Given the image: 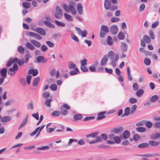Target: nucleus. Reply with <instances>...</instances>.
Segmentation results:
<instances>
[{
    "mask_svg": "<svg viewBox=\"0 0 160 160\" xmlns=\"http://www.w3.org/2000/svg\"><path fill=\"white\" fill-rule=\"evenodd\" d=\"M64 9L68 13H71L74 15H76L77 12L76 9V4L75 2L72 1L69 2L68 5L66 4L63 5Z\"/></svg>",
    "mask_w": 160,
    "mask_h": 160,
    "instance_id": "f257e3e1",
    "label": "nucleus"
},
{
    "mask_svg": "<svg viewBox=\"0 0 160 160\" xmlns=\"http://www.w3.org/2000/svg\"><path fill=\"white\" fill-rule=\"evenodd\" d=\"M75 29L79 35L81 36L82 37H86L87 32L86 30H84L83 31L79 28L77 27H75Z\"/></svg>",
    "mask_w": 160,
    "mask_h": 160,
    "instance_id": "f03ea898",
    "label": "nucleus"
},
{
    "mask_svg": "<svg viewBox=\"0 0 160 160\" xmlns=\"http://www.w3.org/2000/svg\"><path fill=\"white\" fill-rule=\"evenodd\" d=\"M110 31L112 34L114 35L116 34L118 32V26L116 25L112 26L110 28Z\"/></svg>",
    "mask_w": 160,
    "mask_h": 160,
    "instance_id": "7ed1b4c3",
    "label": "nucleus"
},
{
    "mask_svg": "<svg viewBox=\"0 0 160 160\" xmlns=\"http://www.w3.org/2000/svg\"><path fill=\"white\" fill-rule=\"evenodd\" d=\"M33 31L42 36H45L46 34V32L45 30L41 28H37L36 29H33Z\"/></svg>",
    "mask_w": 160,
    "mask_h": 160,
    "instance_id": "20e7f679",
    "label": "nucleus"
},
{
    "mask_svg": "<svg viewBox=\"0 0 160 160\" xmlns=\"http://www.w3.org/2000/svg\"><path fill=\"white\" fill-rule=\"evenodd\" d=\"M77 9L78 13L82 15L83 13V7L81 3H78L77 6Z\"/></svg>",
    "mask_w": 160,
    "mask_h": 160,
    "instance_id": "39448f33",
    "label": "nucleus"
},
{
    "mask_svg": "<svg viewBox=\"0 0 160 160\" xmlns=\"http://www.w3.org/2000/svg\"><path fill=\"white\" fill-rule=\"evenodd\" d=\"M108 57L107 55H105L102 58L101 62V66H103L106 65L108 61Z\"/></svg>",
    "mask_w": 160,
    "mask_h": 160,
    "instance_id": "423d86ee",
    "label": "nucleus"
},
{
    "mask_svg": "<svg viewBox=\"0 0 160 160\" xmlns=\"http://www.w3.org/2000/svg\"><path fill=\"white\" fill-rule=\"evenodd\" d=\"M111 5V1L110 0H105L104 2V7L107 10H108L110 9V7Z\"/></svg>",
    "mask_w": 160,
    "mask_h": 160,
    "instance_id": "0eeeda50",
    "label": "nucleus"
},
{
    "mask_svg": "<svg viewBox=\"0 0 160 160\" xmlns=\"http://www.w3.org/2000/svg\"><path fill=\"white\" fill-rule=\"evenodd\" d=\"M106 113V112L105 111L102 112L98 113V118H97V120H102L106 117L105 115V114Z\"/></svg>",
    "mask_w": 160,
    "mask_h": 160,
    "instance_id": "6e6552de",
    "label": "nucleus"
},
{
    "mask_svg": "<svg viewBox=\"0 0 160 160\" xmlns=\"http://www.w3.org/2000/svg\"><path fill=\"white\" fill-rule=\"evenodd\" d=\"M28 120V115H27L26 117L24 119H23L20 125L19 126L18 129H19L20 128L23 127L27 123Z\"/></svg>",
    "mask_w": 160,
    "mask_h": 160,
    "instance_id": "1a4fd4ad",
    "label": "nucleus"
},
{
    "mask_svg": "<svg viewBox=\"0 0 160 160\" xmlns=\"http://www.w3.org/2000/svg\"><path fill=\"white\" fill-rule=\"evenodd\" d=\"M12 118L11 116H6L2 118L1 121L3 122H7L11 121Z\"/></svg>",
    "mask_w": 160,
    "mask_h": 160,
    "instance_id": "9d476101",
    "label": "nucleus"
},
{
    "mask_svg": "<svg viewBox=\"0 0 160 160\" xmlns=\"http://www.w3.org/2000/svg\"><path fill=\"white\" fill-rule=\"evenodd\" d=\"M54 15L57 18H59L60 17V8L59 6L56 7V12L54 13Z\"/></svg>",
    "mask_w": 160,
    "mask_h": 160,
    "instance_id": "9b49d317",
    "label": "nucleus"
},
{
    "mask_svg": "<svg viewBox=\"0 0 160 160\" xmlns=\"http://www.w3.org/2000/svg\"><path fill=\"white\" fill-rule=\"evenodd\" d=\"M123 128L122 127H119L113 128L112 130V131L115 133H119L123 131Z\"/></svg>",
    "mask_w": 160,
    "mask_h": 160,
    "instance_id": "f8f14e48",
    "label": "nucleus"
},
{
    "mask_svg": "<svg viewBox=\"0 0 160 160\" xmlns=\"http://www.w3.org/2000/svg\"><path fill=\"white\" fill-rule=\"evenodd\" d=\"M130 136V132L128 130H125L123 133V138L124 139L128 138Z\"/></svg>",
    "mask_w": 160,
    "mask_h": 160,
    "instance_id": "ddd939ff",
    "label": "nucleus"
},
{
    "mask_svg": "<svg viewBox=\"0 0 160 160\" xmlns=\"http://www.w3.org/2000/svg\"><path fill=\"white\" fill-rule=\"evenodd\" d=\"M31 42L33 44L35 47L39 48L41 46L40 43L38 41L33 39H32L30 40Z\"/></svg>",
    "mask_w": 160,
    "mask_h": 160,
    "instance_id": "4468645a",
    "label": "nucleus"
},
{
    "mask_svg": "<svg viewBox=\"0 0 160 160\" xmlns=\"http://www.w3.org/2000/svg\"><path fill=\"white\" fill-rule=\"evenodd\" d=\"M149 146V144L148 142H143L139 144L138 147L139 148H145L148 147Z\"/></svg>",
    "mask_w": 160,
    "mask_h": 160,
    "instance_id": "2eb2a0df",
    "label": "nucleus"
},
{
    "mask_svg": "<svg viewBox=\"0 0 160 160\" xmlns=\"http://www.w3.org/2000/svg\"><path fill=\"white\" fill-rule=\"evenodd\" d=\"M14 61H15V62H17L19 66H21L23 65L24 63L23 60H20L17 58H14Z\"/></svg>",
    "mask_w": 160,
    "mask_h": 160,
    "instance_id": "dca6fc26",
    "label": "nucleus"
},
{
    "mask_svg": "<svg viewBox=\"0 0 160 160\" xmlns=\"http://www.w3.org/2000/svg\"><path fill=\"white\" fill-rule=\"evenodd\" d=\"M151 138L152 139L156 140L157 139L159 138L160 140V133H157L155 134H152L151 136Z\"/></svg>",
    "mask_w": 160,
    "mask_h": 160,
    "instance_id": "f3484780",
    "label": "nucleus"
},
{
    "mask_svg": "<svg viewBox=\"0 0 160 160\" xmlns=\"http://www.w3.org/2000/svg\"><path fill=\"white\" fill-rule=\"evenodd\" d=\"M7 72V70L6 68H3L1 70V74L2 77L6 78Z\"/></svg>",
    "mask_w": 160,
    "mask_h": 160,
    "instance_id": "a211bd4d",
    "label": "nucleus"
},
{
    "mask_svg": "<svg viewBox=\"0 0 160 160\" xmlns=\"http://www.w3.org/2000/svg\"><path fill=\"white\" fill-rule=\"evenodd\" d=\"M40 80V77H38L34 78L33 80V82H32V86L33 87L36 86L39 81Z\"/></svg>",
    "mask_w": 160,
    "mask_h": 160,
    "instance_id": "6ab92c4d",
    "label": "nucleus"
},
{
    "mask_svg": "<svg viewBox=\"0 0 160 160\" xmlns=\"http://www.w3.org/2000/svg\"><path fill=\"white\" fill-rule=\"evenodd\" d=\"M149 144L152 146L157 147L159 145V143L158 142L156 141H150L149 142Z\"/></svg>",
    "mask_w": 160,
    "mask_h": 160,
    "instance_id": "aec40b11",
    "label": "nucleus"
},
{
    "mask_svg": "<svg viewBox=\"0 0 160 160\" xmlns=\"http://www.w3.org/2000/svg\"><path fill=\"white\" fill-rule=\"evenodd\" d=\"M108 56L110 59L113 60L114 58L115 53L113 51H110L108 52Z\"/></svg>",
    "mask_w": 160,
    "mask_h": 160,
    "instance_id": "412c9836",
    "label": "nucleus"
},
{
    "mask_svg": "<svg viewBox=\"0 0 160 160\" xmlns=\"http://www.w3.org/2000/svg\"><path fill=\"white\" fill-rule=\"evenodd\" d=\"M157 155V154H145L137 155L140 156L145 157L146 158H148L150 157H153L155 156H156Z\"/></svg>",
    "mask_w": 160,
    "mask_h": 160,
    "instance_id": "4be33fe9",
    "label": "nucleus"
},
{
    "mask_svg": "<svg viewBox=\"0 0 160 160\" xmlns=\"http://www.w3.org/2000/svg\"><path fill=\"white\" fill-rule=\"evenodd\" d=\"M144 92V90L142 89H140L136 92V95L137 97H140L142 96Z\"/></svg>",
    "mask_w": 160,
    "mask_h": 160,
    "instance_id": "5701e85b",
    "label": "nucleus"
},
{
    "mask_svg": "<svg viewBox=\"0 0 160 160\" xmlns=\"http://www.w3.org/2000/svg\"><path fill=\"white\" fill-rule=\"evenodd\" d=\"M26 47L29 49L33 50L35 49L34 47L30 42H27L26 44Z\"/></svg>",
    "mask_w": 160,
    "mask_h": 160,
    "instance_id": "b1692460",
    "label": "nucleus"
},
{
    "mask_svg": "<svg viewBox=\"0 0 160 160\" xmlns=\"http://www.w3.org/2000/svg\"><path fill=\"white\" fill-rule=\"evenodd\" d=\"M64 16L66 19L68 21H73V18L72 16L66 13L64 14Z\"/></svg>",
    "mask_w": 160,
    "mask_h": 160,
    "instance_id": "393cba45",
    "label": "nucleus"
},
{
    "mask_svg": "<svg viewBox=\"0 0 160 160\" xmlns=\"http://www.w3.org/2000/svg\"><path fill=\"white\" fill-rule=\"evenodd\" d=\"M144 41L147 43L149 44L151 42V40L150 38L148 36L144 35L143 37Z\"/></svg>",
    "mask_w": 160,
    "mask_h": 160,
    "instance_id": "a878e982",
    "label": "nucleus"
},
{
    "mask_svg": "<svg viewBox=\"0 0 160 160\" xmlns=\"http://www.w3.org/2000/svg\"><path fill=\"white\" fill-rule=\"evenodd\" d=\"M101 30H102L106 32H109V28L105 25H102L101 26Z\"/></svg>",
    "mask_w": 160,
    "mask_h": 160,
    "instance_id": "bb28decb",
    "label": "nucleus"
},
{
    "mask_svg": "<svg viewBox=\"0 0 160 160\" xmlns=\"http://www.w3.org/2000/svg\"><path fill=\"white\" fill-rule=\"evenodd\" d=\"M122 50L123 52H126L128 49V47L127 44L123 42L122 43L121 46Z\"/></svg>",
    "mask_w": 160,
    "mask_h": 160,
    "instance_id": "cd10ccee",
    "label": "nucleus"
},
{
    "mask_svg": "<svg viewBox=\"0 0 160 160\" xmlns=\"http://www.w3.org/2000/svg\"><path fill=\"white\" fill-rule=\"evenodd\" d=\"M44 57L40 56L37 57L36 60L37 62L38 63H44Z\"/></svg>",
    "mask_w": 160,
    "mask_h": 160,
    "instance_id": "c85d7f7f",
    "label": "nucleus"
},
{
    "mask_svg": "<svg viewBox=\"0 0 160 160\" xmlns=\"http://www.w3.org/2000/svg\"><path fill=\"white\" fill-rule=\"evenodd\" d=\"M130 108L129 107H127L124 110V114L122 115V117H123L124 116L128 115L130 113Z\"/></svg>",
    "mask_w": 160,
    "mask_h": 160,
    "instance_id": "c756f323",
    "label": "nucleus"
},
{
    "mask_svg": "<svg viewBox=\"0 0 160 160\" xmlns=\"http://www.w3.org/2000/svg\"><path fill=\"white\" fill-rule=\"evenodd\" d=\"M22 6L24 8L28 9L30 7L31 4L29 2H23L22 3Z\"/></svg>",
    "mask_w": 160,
    "mask_h": 160,
    "instance_id": "7c9ffc66",
    "label": "nucleus"
},
{
    "mask_svg": "<svg viewBox=\"0 0 160 160\" xmlns=\"http://www.w3.org/2000/svg\"><path fill=\"white\" fill-rule=\"evenodd\" d=\"M68 68L70 69L74 68L76 67V65L72 62H68Z\"/></svg>",
    "mask_w": 160,
    "mask_h": 160,
    "instance_id": "2f4dec72",
    "label": "nucleus"
},
{
    "mask_svg": "<svg viewBox=\"0 0 160 160\" xmlns=\"http://www.w3.org/2000/svg\"><path fill=\"white\" fill-rule=\"evenodd\" d=\"M82 118V114H75L73 116V118L75 120H78L81 119Z\"/></svg>",
    "mask_w": 160,
    "mask_h": 160,
    "instance_id": "473e14b6",
    "label": "nucleus"
},
{
    "mask_svg": "<svg viewBox=\"0 0 160 160\" xmlns=\"http://www.w3.org/2000/svg\"><path fill=\"white\" fill-rule=\"evenodd\" d=\"M98 132H95L91 134H88L86 135V137L88 138H95L98 135Z\"/></svg>",
    "mask_w": 160,
    "mask_h": 160,
    "instance_id": "72a5a7b5",
    "label": "nucleus"
},
{
    "mask_svg": "<svg viewBox=\"0 0 160 160\" xmlns=\"http://www.w3.org/2000/svg\"><path fill=\"white\" fill-rule=\"evenodd\" d=\"M14 59L10 58L8 61L7 64L6 65L7 67H8L10 66L12 63H15V61H14Z\"/></svg>",
    "mask_w": 160,
    "mask_h": 160,
    "instance_id": "f704fd0d",
    "label": "nucleus"
},
{
    "mask_svg": "<svg viewBox=\"0 0 160 160\" xmlns=\"http://www.w3.org/2000/svg\"><path fill=\"white\" fill-rule=\"evenodd\" d=\"M107 43L109 45L113 44V42L112 37L110 36H108L107 40Z\"/></svg>",
    "mask_w": 160,
    "mask_h": 160,
    "instance_id": "c9c22d12",
    "label": "nucleus"
},
{
    "mask_svg": "<svg viewBox=\"0 0 160 160\" xmlns=\"http://www.w3.org/2000/svg\"><path fill=\"white\" fill-rule=\"evenodd\" d=\"M51 98L48 99L46 98V100L45 102V104L46 106L49 107H50V103L51 102Z\"/></svg>",
    "mask_w": 160,
    "mask_h": 160,
    "instance_id": "e433bc0d",
    "label": "nucleus"
},
{
    "mask_svg": "<svg viewBox=\"0 0 160 160\" xmlns=\"http://www.w3.org/2000/svg\"><path fill=\"white\" fill-rule=\"evenodd\" d=\"M158 97L156 95H154L150 98V100L152 102H155L158 99Z\"/></svg>",
    "mask_w": 160,
    "mask_h": 160,
    "instance_id": "4c0bfd02",
    "label": "nucleus"
},
{
    "mask_svg": "<svg viewBox=\"0 0 160 160\" xmlns=\"http://www.w3.org/2000/svg\"><path fill=\"white\" fill-rule=\"evenodd\" d=\"M44 22L46 25L50 28H54L55 27L54 25L53 24L48 21H44Z\"/></svg>",
    "mask_w": 160,
    "mask_h": 160,
    "instance_id": "58836bf2",
    "label": "nucleus"
},
{
    "mask_svg": "<svg viewBox=\"0 0 160 160\" xmlns=\"http://www.w3.org/2000/svg\"><path fill=\"white\" fill-rule=\"evenodd\" d=\"M144 64L147 66L149 65L151 63L150 60L148 58H144Z\"/></svg>",
    "mask_w": 160,
    "mask_h": 160,
    "instance_id": "ea45409f",
    "label": "nucleus"
},
{
    "mask_svg": "<svg viewBox=\"0 0 160 160\" xmlns=\"http://www.w3.org/2000/svg\"><path fill=\"white\" fill-rule=\"evenodd\" d=\"M136 129L137 131L142 132H144L146 131V128L142 127H137Z\"/></svg>",
    "mask_w": 160,
    "mask_h": 160,
    "instance_id": "a19ab883",
    "label": "nucleus"
},
{
    "mask_svg": "<svg viewBox=\"0 0 160 160\" xmlns=\"http://www.w3.org/2000/svg\"><path fill=\"white\" fill-rule=\"evenodd\" d=\"M57 85L55 84H52L50 86V89L53 91H56L57 89Z\"/></svg>",
    "mask_w": 160,
    "mask_h": 160,
    "instance_id": "79ce46f5",
    "label": "nucleus"
},
{
    "mask_svg": "<svg viewBox=\"0 0 160 160\" xmlns=\"http://www.w3.org/2000/svg\"><path fill=\"white\" fill-rule=\"evenodd\" d=\"M51 115L53 116L58 117L60 115V112L58 111H55L51 113Z\"/></svg>",
    "mask_w": 160,
    "mask_h": 160,
    "instance_id": "37998d69",
    "label": "nucleus"
},
{
    "mask_svg": "<svg viewBox=\"0 0 160 160\" xmlns=\"http://www.w3.org/2000/svg\"><path fill=\"white\" fill-rule=\"evenodd\" d=\"M36 33L32 32H27L26 33V35L27 36L30 37H35Z\"/></svg>",
    "mask_w": 160,
    "mask_h": 160,
    "instance_id": "c03bdc74",
    "label": "nucleus"
},
{
    "mask_svg": "<svg viewBox=\"0 0 160 160\" xmlns=\"http://www.w3.org/2000/svg\"><path fill=\"white\" fill-rule=\"evenodd\" d=\"M8 74L10 75H13L15 74V72L12 68H10L8 70Z\"/></svg>",
    "mask_w": 160,
    "mask_h": 160,
    "instance_id": "a18cd8bd",
    "label": "nucleus"
},
{
    "mask_svg": "<svg viewBox=\"0 0 160 160\" xmlns=\"http://www.w3.org/2000/svg\"><path fill=\"white\" fill-rule=\"evenodd\" d=\"M39 127H37L33 132L30 133V136H33L39 132Z\"/></svg>",
    "mask_w": 160,
    "mask_h": 160,
    "instance_id": "49530a36",
    "label": "nucleus"
},
{
    "mask_svg": "<svg viewBox=\"0 0 160 160\" xmlns=\"http://www.w3.org/2000/svg\"><path fill=\"white\" fill-rule=\"evenodd\" d=\"M146 122V121L145 120H142L136 123V125L137 126H142L145 124Z\"/></svg>",
    "mask_w": 160,
    "mask_h": 160,
    "instance_id": "de8ad7c7",
    "label": "nucleus"
},
{
    "mask_svg": "<svg viewBox=\"0 0 160 160\" xmlns=\"http://www.w3.org/2000/svg\"><path fill=\"white\" fill-rule=\"evenodd\" d=\"M118 37L120 40H123L124 38V35L123 32H120L118 33Z\"/></svg>",
    "mask_w": 160,
    "mask_h": 160,
    "instance_id": "09e8293b",
    "label": "nucleus"
},
{
    "mask_svg": "<svg viewBox=\"0 0 160 160\" xmlns=\"http://www.w3.org/2000/svg\"><path fill=\"white\" fill-rule=\"evenodd\" d=\"M61 114L63 115H67L68 114V112L67 110H65L63 108L61 109Z\"/></svg>",
    "mask_w": 160,
    "mask_h": 160,
    "instance_id": "8fccbe9b",
    "label": "nucleus"
},
{
    "mask_svg": "<svg viewBox=\"0 0 160 160\" xmlns=\"http://www.w3.org/2000/svg\"><path fill=\"white\" fill-rule=\"evenodd\" d=\"M137 101V99L134 98H131L129 99V102L131 104L135 103H136Z\"/></svg>",
    "mask_w": 160,
    "mask_h": 160,
    "instance_id": "3c124183",
    "label": "nucleus"
},
{
    "mask_svg": "<svg viewBox=\"0 0 160 160\" xmlns=\"http://www.w3.org/2000/svg\"><path fill=\"white\" fill-rule=\"evenodd\" d=\"M65 108L66 110H69L70 109V107L67 104L65 103L63 104L61 107V109Z\"/></svg>",
    "mask_w": 160,
    "mask_h": 160,
    "instance_id": "603ef678",
    "label": "nucleus"
},
{
    "mask_svg": "<svg viewBox=\"0 0 160 160\" xmlns=\"http://www.w3.org/2000/svg\"><path fill=\"white\" fill-rule=\"evenodd\" d=\"M109 8V9L111 11H113L117 9L118 8V7L116 5H111V6Z\"/></svg>",
    "mask_w": 160,
    "mask_h": 160,
    "instance_id": "864d4df0",
    "label": "nucleus"
},
{
    "mask_svg": "<svg viewBox=\"0 0 160 160\" xmlns=\"http://www.w3.org/2000/svg\"><path fill=\"white\" fill-rule=\"evenodd\" d=\"M120 20V18H118L112 17L111 19V21L112 22H118Z\"/></svg>",
    "mask_w": 160,
    "mask_h": 160,
    "instance_id": "5fc2aeb1",
    "label": "nucleus"
},
{
    "mask_svg": "<svg viewBox=\"0 0 160 160\" xmlns=\"http://www.w3.org/2000/svg\"><path fill=\"white\" fill-rule=\"evenodd\" d=\"M102 141V138H101V137H100L99 136H97L96 137V140H93V142H92V143H95L97 142H100Z\"/></svg>",
    "mask_w": 160,
    "mask_h": 160,
    "instance_id": "6e6d98bb",
    "label": "nucleus"
},
{
    "mask_svg": "<svg viewBox=\"0 0 160 160\" xmlns=\"http://www.w3.org/2000/svg\"><path fill=\"white\" fill-rule=\"evenodd\" d=\"M18 51L20 53H22L24 52L25 49L22 46H20L18 47Z\"/></svg>",
    "mask_w": 160,
    "mask_h": 160,
    "instance_id": "4d7b16f0",
    "label": "nucleus"
},
{
    "mask_svg": "<svg viewBox=\"0 0 160 160\" xmlns=\"http://www.w3.org/2000/svg\"><path fill=\"white\" fill-rule=\"evenodd\" d=\"M114 140L117 143H119L121 142V138L118 136L115 137Z\"/></svg>",
    "mask_w": 160,
    "mask_h": 160,
    "instance_id": "13d9d810",
    "label": "nucleus"
},
{
    "mask_svg": "<svg viewBox=\"0 0 160 160\" xmlns=\"http://www.w3.org/2000/svg\"><path fill=\"white\" fill-rule=\"evenodd\" d=\"M49 148L48 146H44L38 147L37 148V149L40 150H48Z\"/></svg>",
    "mask_w": 160,
    "mask_h": 160,
    "instance_id": "bf43d9fd",
    "label": "nucleus"
},
{
    "mask_svg": "<svg viewBox=\"0 0 160 160\" xmlns=\"http://www.w3.org/2000/svg\"><path fill=\"white\" fill-rule=\"evenodd\" d=\"M46 43L50 48H53L54 46V43L50 41H47Z\"/></svg>",
    "mask_w": 160,
    "mask_h": 160,
    "instance_id": "052dcab7",
    "label": "nucleus"
},
{
    "mask_svg": "<svg viewBox=\"0 0 160 160\" xmlns=\"http://www.w3.org/2000/svg\"><path fill=\"white\" fill-rule=\"evenodd\" d=\"M78 72V69L77 68H75V70L71 71L70 73V75H75Z\"/></svg>",
    "mask_w": 160,
    "mask_h": 160,
    "instance_id": "680f3d73",
    "label": "nucleus"
},
{
    "mask_svg": "<svg viewBox=\"0 0 160 160\" xmlns=\"http://www.w3.org/2000/svg\"><path fill=\"white\" fill-rule=\"evenodd\" d=\"M159 25V22L158 21H156L154 23H152L151 27L152 28H155L157 27Z\"/></svg>",
    "mask_w": 160,
    "mask_h": 160,
    "instance_id": "e2e57ef3",
    "label": "nucleus"
},
{
    "mask_svg": "<svg viewBox=\"0 0 160 160\" xmlns=\"http://www.w3.org/2000/svg\"><path fill=\"white\" fill-rule=\"evenodd\" d=\"M140 138V137L139 135L137 134H135L133 137V139L135 141H138L139 139Z\"/></svg>",
    "mask_w": 160,
    "mask_h": 160,
    "instance_id": "0e129e2a",
    "label": "nucleus"
},
{
    "mask_svg": "<svg viewBox=\"0 0 160 160\" xmlns=\"http://www.w3.org/2000/svg\"><path fill=\"white\" fill-rule=\"evenodd\" d=\"M71 37L72 39L76 42H78L79 40L77 37L73 34H71Z\"/></svg>",
    "mask_w": 160,
    "mask_h": 160,
    "instance_id": "69168bd1",
    "label": "nucleus"
},
{
    "mask_svg": "<svg viewBox=\"0 0 160 160\" xmlns=\"http://www.w3.org/2000/svg\"><path fill=\"white\" fill-rule=\"evenodd\" d=\"M31 57V55L29 54H27L25 55V58L24 62V63H27L28 62L29 57Z\"/></svg>",
    "mask_w": 160,
    "mask_h": 160,
    "instance_id": "338daca9",
    "label": "nucleus"
},
{
    "mask_svg": "<svg viewBox=\"0 0 160 160\" xmlns=\"http://www.w3.org/2000/svg\"><path fill=\"white\" fill-rule=\"evenodd\" d=\"M106 32L100 30V37L101 38H103L106 34Z\"/></svg>",
    "mask_w": 160,
    "mask_h": 160,
    "instance_id": "774afa93",
    "label": "nucleus"
}]
</instances>
